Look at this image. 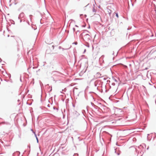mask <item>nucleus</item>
Instances as JSON below:
<instances>
[{"instance_id":"obj_1","label":"nucleus","mask_w":156,"mask_h":156,"mask_svg":"<svg viewBox=\"0 0 156 156\" xmlns=\"http://www.w3.org/2000/svg\"><path fill=\"white\" fill-rule=\"evenodd\" d=\"M38 33V31H37L36 32L34 31L32 34V38L34 39H37V38Z\"/></svg>"},{"instance_id":"obj_2","label":"nucleus","mask_w":156,"mask_h":156,"mask_svg":"<svg viewBox=\"0 0 156 156\" xmlns=\"http://www.w3.org/2000/svg\"><path fill=\"white\" fill-rule=\"evenodd\" d=\"M82 36L83 37V38H87L88 39H89L91 38V37H90V35L88 34H85V33H84L83 34Z\"/></svg>"},{"instance_id":"obj_3","label":"nucleus","mask_w":156,"mask_h":156,"mask_svg":"<svg viewBox=\"0 0 156 156\" xmlns=\"http://www.w3.org/2000/svg\"><path fill=\"white\" fill-rule=\"evenodd\" d=\"M95 77L96 78H98L101 77V74L99 73H97L95 74Z\"/></svg>"},{"instance_id":"obj_4","label":"nucleus","mask_w":156,"mask_h":156,"mask_svg":"<svg viewBox=\"0 0 156 156\" xmlns=\"http://www.w3.org/2000/svg\"><path fill=\"white\" fill-rule=\"evenodd\" d=\"M5 122H0V125H1V124H5Z\"/></svg>"},{"instance_id":"obj_5","label":"nucleus","mask_w":156,"mask_h":156,"mask_svg":"<svg viewBox=\"0 0 156 156\" xmlns=\"http://www.w3.org/2000/svg\"><path fill=\"white\" fill-rule=\"evenodd\" d=\"M49 40H48V41H46V43H47V44H50L49 43H51V42H49V41H48Z\"/></svg>"},{"instance_id":"obj_6","label":"nucleus","mask_w":156,"mask_h":156,"mask_svg":"<svg viewBox=\"0 0 156 156\" xmlns=\"http://www.w3.org/2000/svg\"><path fill=\"white\" fill-rule=\"evenodd\" d=\"M115 14H116V17L117 18H118L119 17V16H118V14L117 13H115Z\"/></svg>"},{"instance_id":"obj_7","label":"nucleus","mask_w":156,"mask_h":156,"mask_svg":"<svg viewBox=\"0 0 156 156\" xmlns=\"http://www.w3.org/2000/svg\"><path fill=\"white\" fill-rule=\"evenodd\" d=\"M77 44V42H75V44Z\"/></svg>"},{"instance_id":"obj_8","label":"nucleus","mask_w":156,"mask_h":156,"mask_svg":"<svg viewBox=\"0 0 156 156\" xmlns=\"http://www.w3.org/2000/svg\"><path fill=\"white\" fill-rule=\"evenodd\" d=\"M37 142H38V139H37Z\"/></svg>"}]
</instances>
